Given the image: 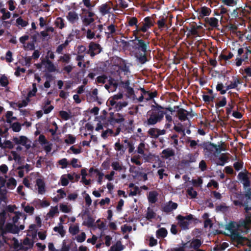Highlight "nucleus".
<instances>
[{
  "instance_id": "393cba45",
  "label": "nucleus",
  "mask_w": 251,
  "mask_h": 251,
  "mask_svg": "<svg viewBox=\"0 0 251 251\" xmlns=\"http://www.w3.org/2000/svg\"><path fill=\"white\" fill-rule=\"evenodd\" d=\"M158 193L155 191L150 192L148 196L149 202L151 203H155L157 201Z\"/></svg>"
},
{
  "instance_id": "412c9836",
  "label": "nucleus",
  "mask_w": 251,
  "mask_h": 251,
  "mask_svg": "<svg viewBox=\"0 0 251 251\" xmlns=\"http://www.w3.org/2000/svg\"><path fill=\"white\" fill-rule=\"evenodd\" d=\"M162 157L165 159H168L170 157H173L175 155V151L171 148H167L164 149L162 151Z\"/></svg>"
},
{
  "instance_id": "e433bc0d",
  "label": "nucleus",
  "mask_w": 251,
  "mask_h": 251,
  "mask_svg": "<svg viewBox=\"0 0 251 251\" xmlns=\"http://www.w3.org/2000/svg\"><path fill=\"white\" fill-rule=\"evenodd\" d=\"M155 216L156 213L151 208V207H149L147 209V212L146 215L147 219L148 220H151L152 219H154L155 218Z\"/></svg>"
},
{
  "instance_id": "f3484780",
  "label": "nucleus",
  "mask_w": 251,
  "mask_h": 251,
  "mask_svg": "<svg viewBox=\"0 0 251 251\" xmlns=\"http://www.w3.org/2000/svg\"><path fill=\"white\" fill-rule=\"evenodd\" d=\"M199 140H192L190 137H187L185 139V143L189 144V147L192 150H195L198 147H201L202 144H198Z\"/></svg>"
},
{
  "instance_id": "8fccbe9b",
  "label": "nucleus",
  "mask_w": 251,
  "mask_h": 251,
  "mask_svg": "<svg viewBox=\"0 0 251 251\" xmlns=\"http://www.w3.org/2000/svg\"><path fill=\"white\" fill-rule=\"evenodd\" d=\"M83 3L84 6H85L87 8H93L95 4L93 3V2L91 1V0H82V2L79 3V5Z\"/></svg>"
},
{
  "instance_id": "de8ad7c7",
  "label": "nucleus",
  "mask_w": 251,
  "mask_h": 251,
  "mask_svg": "<svg viewBox=\"0 0 251 251\" xmlns=\"http://www.w3.org/2000/svg\"><path fill=\"white\" fill-rule=\"evenodd\" d=\"M235 104V103L234 101L232 100L228 103L227 106L226 107V114L227 116H229L231 114L232 110L233 109Z\"/></svg>"
},
{
  "instance_id": "79ce46f5",
  "label": "nucleus",
  "mask_w": 251,
  "mask_h": 251,
  "mask_svg": "<svg viewBox=\"0 0 251 251\" xmlns=\"http://www.w3.org/2000/svg\"><path fill=\"white\" fill-rule=\"evenodd\" d=\"M111 167L114 170L118 171H121L124 168V167H123L118 161L113 162L111 163Z\"/></svg>"
},
{
  "instance_id": "13d9d810",
  "label": "nucleus",
  "mask_w": 251,
  "mask_h": 251,
  "mask_svg": "<svg viewBox=\"0 0 251 251\" xmlns=\"http://www.w3.org/2000/svg\"><path fill=\"white\" fill-rule=\"evenodd\" d=\"M59 115L62 119L65 121H67L71 118L70 114L66 111H60L59 112Z\"/></svg>"
},
{
  "instance_id": "dca6fc26",
  "label": "nucleus",
  "mask_w": 251,
  "mask_h": 251,
  "mask_svg": "<svg viewBox=\"0 0 251 251\" xmlns=\"http://www.w3.org/2000/svg\"><path fill=\"white\" fill-rule=\"evenodd\" d=\"M176 220H178V224L179 226L184 230L187 229L189 228L190 222L185 220L184 216L178 215L176 217Z\"/></svg>"
},
{
  "instance_id": "9b49d317",
  "label": "nucleus",
  "mask_w": 251,
  "mask_h": 251,
  "mask_svg": "<svg viewBox=\"0 0 251 251\" xmlns=\"http://www.w3.org/2000/svg\"><path fill=\"white\" fill-rule=\"evenodd\" d=\"M13 141L17 145H21L25 146L26 149H29L31 147L30 144H27L29 140L25 136L22 135L19 138L14 137Z\"/></svg>"
},
{
  "instance_id": "680f3d73",
  "label": "nucleus",
  "mask_w": 251,
  "mask_h": 251,
  "mask_svg": "<svg viewBox=\"0 0 251 251\" xmlns=\"http://www.w3.org/2000/svg\"><path fill=\"white\" fill-rule=\"evenodd\" d=\"M107 79V76L106 75H102L99 76L96 78V82L97 83L104 84L106 82V79Z\"/></svg>"
},
{
  "instance_id": "bb28decb",
  "label": "nucleus",
  "mask_w": 251,
  "mask_h": 251,
  "mask_svg": "<svg viewBox=\"0 0 251 251\" xmlns=\"http://www.w3.org/2000/svg\"><path fill=\"white\" fill-rule=\"evenodd\" d=\"M205 21L212 27H217L218 26V20L216 18H206Z\"/></svg>"
},
{
  "instance_id": "1a4fd4ad",
  "label": "nucleus",
  "mask_w": 251,
  "mask_h": 251,
  "mask_svg": "<svg viewBox=\"0 0 251 251\" xmlns=\"http://www.w3.org/2000/svg\"><path fill=\"white\" fill-rule=\"evenodd\" d=\"M102 50V48L100 44L91 42L89 45V50L87 51L88 54H90L91 56L93 57L96 54L100 53Z\"/></svg>"
},
{
  "instance_id": "bf43d9fd",
  "label": "nucleus",
  "mask_w": 251,
  "mask_h": 251,
  "mask_svg": "<svg viewBox=\"0 0 251 251\" xmlns=\"http://www.w3.org/2000/svg\"><path fill=\"white\" fill-rule=\"evenodd\" d=\"M0 85L3 87H6L9 84L7 77L4 75H2L0 78Z\"/></svg>"
},
{
  "instance_id": "ddd939ff",
  "label": "nucleus",
  "mask_w": 251,
  "mask_h": 251,
  "mask_svg": "<svg viewBox=\"0 0 251 251\" xmlns=\"http://www.w3.org/2000/svg\"><path fill=\"white\" fill-rule=\"evenodd\" d=\"M238 178L243 182L245 189L250 186L251 182L247 174L243 172H240L238 175Z\"/></svg>"
},
{
  "instance_id": "20e7f679",
  "label": "nucleus",
  "mask_w": 251,
  "mask_h": 251,
  "mask_svg": "<svg viewBox=\"0 0 251 251\" xmlns=\"http://www.w3.org/2000/svg\"><path fill=\"white\" fill-rule=\"evenodd\" d=\"M154 102L155 105H152L151 109L147 112L149 118L144 122L145 126H154L157 123L160 122L163 119L164 115L166 114V112L162 110L164 107L156 103L155 101Z\"/></svg>"
},
{
  "instance_id": "0e129e2a",
  "label": "nucleus",
  "mask_w": 251,
  "mask_h": 251,
  "mask_svg": "<svg viewBox=\"0 0 251 251\" xmlns=\"http://www.w3.org/2000/svg\"><path fill=\"white\" fill-rule=\"evenodd\" d=\"M37 91V89L36 87V84L35 83H32V90L28 92L27 95H28L29 97H32L35 96L36 95V93Z\"/></svg>"
},
{
  "instance_id": "7c9ffc66",
  "label": "nucleus",
  "mask_w": 251,
  "mask_h": 251,
  "mask_svg": "<svg viewBox=\"0 0 251 251\" xmlns=\"http://www.w3.org/2000/svg\"><path fill=\"white\" fill-rule=\"evenodd\" d=\"M6 214V211L4 210H3L0 213V232L4 227V225L5 223Z\"/></svg>"
},
{
  "instance_id": "864d4df0",
  "label": "nucleus",
  "mask_w": 251,
  "mask_h": 251,
  "mask_svg": "<svg viewBox=\"0 0 251 251\" xmlns=\"http://www.w3.org/2000/svg\"><path fill=\"white\" fill-rule=\"evenodd\" d=\"M24 203H22V207H24V211L26 213H28L29 215H32L34 213V208L33 206H30L29 205H27L24 207Z\"/></svg>"
},
{
  "instance_id": "49530a36",
  "label": "nucleus",
  "mask_w": 251,
  "mask_h": 251,
  "mask_svg": "<svg viewBox=\"0 0 251 251\" xmlns=\"http://www.w3.org/2000/svg\"><path fill=\"white\" fill-rule=\"evenodd\" d=\"M128 25L129 26H138V19L135 17H129L128 19Z\"/></svg>"
},
{
  "instance_id": "5701e85b",
  "label": "nucleus",
  "mask_w": 251,
  "mask_h": 251,
  "mask_svg": "<svg viewBox=\"0 0 251 251\" xmlns=\"http://www.w3.org/2000/svg\"><path fill=\"white\" fill-rule=\"evenodd\" d=\"M119 70L124 73V75H127L129 73V66H127L125 60H122L118 65Z\"/></svg>"
},
{
  "instance_id": "774afa93",
  "label": "nucleus",
  "mask_w": 251,
  "mask_h": 251,
  "mask_svg": "<svg viewBox=\"0 0 251 251\" xmlns=\"http://www.w3.org/2000/svg\"><path fill=\"white\" fill-rule=\"evenodd\" d=\"M86 239V234L85 232H82L79 235L76 237V240L77 242L82 243Z\"/></svg>"
},
{
  "instance_id": "aec40b11",
  "label": "nucleus",
  "mask_w": 251,
  "mask_h": 251,
  "mask_svg": "<svg viewBox=\"0 0 251 251\" xmlns=\"http://www.w3.org/2000/svg\"><path fill=\"white\" fill-rule=\"evenodd\" d=\"M68 21L73 24L76 22L79 19L78 14L75 11H70L66 16Z\"/></svg>"
},
{
  "instance_id": "5fc2aeb1",
  "label": "nucleus",
  "mask_w": 251,
  "mask_h": 251,
  "mask_svg": "<svg viewBox=\"0 0 251 251\" xmlns=\"http://www.w3.org/2000/svg\"><path fill=\"white\" fill-rule=\"evenodd\" d=\"M145 148V143L143 142H141L135 151H137L139 154L145 155L144 149Z\"/></svg>"
},
{
  "instance_id": "4d7b16f0",
  "label": "nucleus",
  "mask_w": 251,
  "mask_h": 251,
  "mask_svg": "<svg viewBox=\"0 0 251 251\" xmlns=\"http://www.w3.org/2000/svg\"><path fill=\"white\" fill-rule=\"evenodd\" d=\"M11 127L14 132H18L21 129V125L19 122H15L11 124Z\"/></svg>"
},
{
  "instance_id": "338daca9",
  "label": "nucleus",
  "mask_w": 251,
  "mask_h": 251,
  "mask_svg": "<svg viewBox=\"0 0 251 251\" xmlns=\"http://www.w3.org/2000/svg\"><path fill=\"white\" fill-rule=\"evenodd\" d=\"M140 158V156L139 155H135L131 158V161L136 165L140 166L142 164V162L139 160Z\"/></svg>"
},
{
  "instance_id": "2eb2a0df",
  "label": "nucleus",
  "mask_w": 251,
  "mask_h": 251,
  "mask_svg": "<svg viewBox=\"0 0 251 251\" xmlns=\"http://www.w3.org/2000/svg\"><path fill=\"white\" fill-rule=\"evenodd\" d=\"M177 206L178 205L176 203L172 201H169L167 203L162 207V210L166 213H168L176 209Z\"/></svg>"
},
{
  "instance_id": "4c0bfd02",
  "label": "nucleus",
  "mask_w": 251,
  "mask_h": 251,
  "mask_svg": "<svg viewBox=\"0 0 251 251\" xmlns=\"http://www.w3.org/2000/svg\"><path fill=\"white\" fill-rule=\"evenodd\" d=\"M71 59V55L69 53H65L59 57L58 61L68 64L70 62Z\"/></svg>"
},
{
  "instance_id": "0eeeda50",
  "label": "nucleus",
  "mask_w": 251,
  "mask_h": 251,
  "mask_svg": "<svg viewBox=\"0 0 251 251\" xmlns=\"http://www.w3.org/2000/svg\"><path fill=\"white\" fill-rule=\"evenodd\" d=\"M124 121V115L119 113L110 112L108 121L110 125H114L115 124H121Z\"/></svg>"
},
{
  "instance_id": "39448f33",
  "label": "nucleus",
  "mask_w": 251,
  "mask_h": 251,
  "mask_svg": "<svg viewBox=\"0 0 251 251\" xmlns=\"http://www.w3.org/2000/svg\"><path fill=\"white\" fill-rule=\"evenodd\" d=\"M230 237L232 241L238 247L245 245L251 247V240L245 237H243L238 231L232 232Z\"/></svg>"
},
{
  "instance_id": "6ab92c4d",
  "label": "nucleus",
  "mask_w": 251,
  "mask_h": 251,
  "mask_svg": "<svg viewBox=\"0 0 251 251\" xmlns=\"http://www.w3.org/2000/svg\"><path fill=\"white\" fill-rule=\"evenodd\" d=\"M177 115L178 119L181 121H184L188 119L187 116L189 112L183 108L177 109Z\"/></svg>"
},
{
  "instance_id": "a878e982",
  "label": "nucleus",
  "mask_w": 251,
  "mask_h": 251,
  "mask_svg": "<svg viewBox=\"0 0 251 251\" xmlns=\"http://www.w3.org/2000/svg\"><path fill=\"white\" fill-rule=\"evenodd\" d=\"M114 149L116 151H120V154L121 155H123L126 150L127 147H125L123 145L121 144L120 140H119L118 142L115 143L114 145Z\"/></svg>"
},
{
  "instance_id": "f704fd0d",
  "label": "nucleus",
  "mask_w": 251,
  "mask_h": 251,
  "mask_svg": "<svg viewBox=\"0 0 251 251\" xmlns=\"http://www.w3.org/2000/svg\"><path fill=\"white\" fill-rule=\"evenodd\" d=\"M124 249L121 242L118 241L116 242V244L111 246L109 251H121Z\"/></svg>"
},
{
  "instance_id": "c9c22d12",
  "label": "nucleus",
  "mask_w": 251,
  "mask_h": 251,
  "mask_svg": "<svg viewBox=\"0 0 251 251\" xmlns=\"http://www.w3.org/2000/svg\"><path fill=\"white\" fill-rule=\"evenodd\" d=\"M17 185V181L13 177L10 178L7 183H6V187L9 189H13L15 188Z\"/></svg>"
},
{
  "instance_id": "cd10ccee",
  "label": "nucleus",
  "mask_w": 251,
  "mask_h": 251,
  "mask_svg": "<svg viewBox=\"0 0 251 251\" xmlns=\"http://www.w3.org/2000/svg\"><path fill=\"white\" fill-rule=\"evenodd\" d=\"M94 222L95 219H94L91 216L88 215L87 218L83 221L82 225L86 226L88 227H92L94 226Z\"/></svg>"
},
{
  "instance_id": "f8f14e48",
  "label": "nucleus",
  "mask_w": 251,
  "mask_h": 251,
  "mask_svg": "<svg viewBox=\"0 0 251 251\" xmlns=\"http://www.w3.org/2000/svg\"><path fill=\"white\" fill-rule=\"evenodd\" d=\"M140 25H144V27L141 28L140 30L145 33L154 25V22L151 17H146L144 18V21L140 23Z\"/></svg>"
},
{
  "instance_id": "ea45409f",
  "label": "nucleus",
  "mask_w": 251,
  "mask_h": 251,
  "mask_svg": "<svg viewBox=\"0 0 251 251\" xmlns=\"http://www.w3.org/2000/svg\"><path fill=\"white\" fill-rule=\"evenodd\" d=\"M0 187V200L1 201L5 202L7 200V191L5 188H1Z\"/></svg>"
},
{
  "instance_id": "37998d69",
  "label": "nucleus",
  "mask_w": 251,
  "mask_h": 251,
  "mask_svg": "<svg viewBox=\"0 0 251 251\" xmlns=\"http://www.w3.org/2000/svg\"><path fill=\"white\" fill-rule=\"evenodd\" d=\"M187 195L191 199H195L197 197L198 193L196 191L194 190V188L191 187L189 188L186 191Z\"/></svg>"
},
{
  "instance_id": "423d86ee",
  "label": "nucleus",
  "mask_w": 251,
  "mask_h": 251,
  "mask_svg": "<svg viewBox=\"0 0 251 251\" xmlns=\"http://www.w3.org/2000/svg\"><path fill=\"white\" fill-rule=\"evenodd\" d=\"M81 14L80 15L82 23L85 26L90 25L95 21L93 17L95 14L92 8H82Z\"/></svg>"
},
{
  "instance_id": "c85d7f7f",
  "label": "nucleus",
  "mask_w": 251,
  "mask_h": 251,
  "mask_svg": "<svg viewBox=\"0 0 251 251\" xmlns=\"http://www.w3.org/2000/svg\"><path fill=\"white\" fill-rule=\"evenodd\" d=\"M166 18L164 17H160V19L157 22L156 24L158 25V29L162 30L165 27H167Z\"/></svg>"
},
{
  "instance_id": "e2e57ef3",
  "label": "nucleus",
  "mask_w": 251,
  "mask_h": 251,
  "mask_svg": "<svg viewBox=\"0 0 251 251\" xmlns=\"http://www.w3.org/2000/svg\"><path fill=\"white\" fill-rule=\"evenodd\" d=\"M226 98L225 97H223L222 100L216 103L217 107H224L226 104Z\"/></svg>"
},
{
  "instance_id": "a19ab883",
  "label": "nucleus",
  "mask_w": 251,
  "mask_h": 251,
  "mask_svg": "<svg viewBox=\"0 0 251 251\" xmlns=\"http://www.w3.org/2000/svg\"><path fill=\"white\" fill-rule=\"evenodd\" d=\"M225 87H226V89H224V84L221 82H220V83L218 82L217 85H216V89L217 91L220 92V94L224 95L226 93L227 91L228 90L226 89V86Z\"/></svg>"
},
{
  "instance_id": "b1692460",
  "label": "nucleus",
  "mask_w": 251,
  "mask_h": 251,
  "mask_svg": "<svg viewBox=\"0 0 251 251\" xmlns=\"http://www.w3.org/2000/svg\"><path fill=\"white\" fill-rule=\"evenodd\" d=\"M236 65L238 67L241 66L243 61L248 62L249 56L247 53H244L242 57H237L236 58Z\"/></svg>"
},
{
  "instance_id": "9d476101",
  "label": "nucleus",
  "mask_w": 251,
  "mask_h": 251,
  "mask_svg": "<svg viewBox=\"0 0 251 251\" xmlns=\"http://www.w3.org/2000/svg\"><path fill=\"white\" fill-rule=\"evenodd\" d=\"M202 242L200 239L193 238L186 243H184V246L186 248L198 249L201 245Z\"/></svg>"
},
{
  "instance_id": "3c124183",
  "label": "nucleus",
  "mask_w": 251,
  "mask_h": 251,
  "mask_svg": "<svg viewBox=\"0 0 251 251\" xmlns=\"http://www.w3.org/2000/svg\"><path fill=\"white\" fill-rule=\"evenodd\" d=\"M53 230L58 232L62 237L64 236L66 233V231L64 230L63 226L62 225H60L59 226H55L53 228Z\"/></svg>"
},
{
  "instance_id": "f03ea898",
  "label": "nucleus",
  "mask_w": 251,
  "mask_h": 251,
  "mask_svg": "<svg viewBox=\"0 0 251 251\" xmlns=\"http://www.w3.org/2000/svg\"><path fill=\"white\" fill-rule=\"evenodd\" d=\"M233 198L236 199L232 201L233 204L239 207H244L246 218L248 221H251V206L249 205V202L251 200V188H248L245 193L235 192Z\"/></svg>"
},
{
  "instance_id": "473e14b6",
  "label": "nucleus",
  "mask_w": 251,
  "mask_h": 251,
  "mask_svg": "<svg viewBox=\"0 0 251 251\" xmlns=\"http://www.w3.org/2000/svg\"><path fill=\"white\" fill-rule=\"evenodd\" d=\"M168 231L164 227H161L156 231V236L158 238H165L167 236Z\"/></svg>"
},
{
  "instance_id": "09e8293b",
  "label": "nucleus",
  "mask_w": 251,
  "mask_h": 251,
  "mask_svg": "<svg viewBox=\"0 0 251 251\" xmlns=\"http://www.w3.org/2000/svg\"><path fill=\"white\" fill-rule=\"evenodd\" d=\"M157 128L151 127L149 129L148 131V134L152 138L157 139Z\"/></svg>"
},
{
  "instance_id": "4be33fe9",
  "label": "nucleus",
  "mask_w": 251,
  "mask_h": 251,
  "mask_svg": "<svg viewBox=\"0 0 251 251\" xmlns=\"http://www.w3.org/2000/svg\"><path fill=\"white\" fill-rule=\"evenodd\" d=\"M111 9V6L107 3L101 4L99 7V11L102 15L110 13Z\"/></svg>"
},
{
  "instance_id": "603ef678",
  "label": "nucleus",
  "mask_w": 251,
  "mask_h": 251,
  "mask_svg": "<svg viewBox=\"0 0 251 251\" xmlns=\"http://www.w3.org/2000/svg\"><path fill=\"white\" fill-rule=\"evenodd\" d=\"M67 138L65 139L64 142L67 144H73L75 143L76 138L72 134H68Z\"/></svg>"
},
{
  "instance_id": "c03bdc74",
  "label": "nucleus",
  "mask_w": 251,
  "mask_h": 251,
  "mask_svg": "<svg viewBox=\"0 0 251 251\" xmlns=\"http://www.w3.org/2000/svg\"><path fill=\"white\" fill-rule=\"evenodd\" d=\"M58 209L57 206H55L54 207H51L49 212L47 214V216L49 218H53L55 214L58 213Z\"/></svg>"
},
{
  "instance_id": "052dcab7",
  "label": "nucleus",
  "mask_w": 251,
  "mask_h": 251,
  "mask_svg": "<svg viewBox=\"0 0 251 251\" xmlns=\"http://www.w3.org/2000/svg\"><path fill=\"white\" fill-rule=\"evenodd\" d=\"M211 9L206 6L201 7V14L203 16H209L211 13Z\"/></svg>"
},
{
  "instance_id": "6e6552de",
  "label": "nucleus",
  "mask_w": 251,
  "mask_h": 251,
  "mask_svg": "<svg viewBox=\"0 0 251 251\" xmlns=\"http://www.w3.org/2000/svg\"><path fill=\"white\" fill-rule=\"evenodd\" d=\"M201 147L203 148L204 150H206V152H208V153H205V154L207 155L212 154V152H213L214 150L216 151H219V150H222L221 146H217L216 145L211 142H203L202 143Z\"/></svg>"
},
{
  "instance_id": "a18cd8bd",
  "label": "nucleus",
  "mask_w": 251,
  "mask_h": 251,
  "mask_svg": "<svg viewBox=\"0 0 251 251\" xmlns=\"http://www.w3.org/2000/svg\"><path fill=\"white\" fill-rule=\"evenodd\" d=\"M127 102L126 101L118 102H117L115 106L113 107L115 108V111L118 112L121 110L123 107L126 106Z\"/></svg>"
},
{
  "instance_id": "f257e3e1",
  "label": "nucleus",
  "mask_w": 251,
  "mask_h": 251,
  "mask_svg": "<svg viewBox=\"0 0 251 251\" xmlns=\"http://www.w3.org/2000/svg\"><path fill=\"white\" fill-rule=\"evenodd\" d=\"M25 228L24 225L18 226L16 224L8 223L0 232V249L4 246V243L8 245L10 248H13L15 250L20 247L18 240L15 237H8L6 235L7 233L18 234L20 230Z\"/></svg>"
},
{
  "instance_id": "a211bd4d",
  "label": "nucleus",
  "mask_w": 251,
  "mask_h": 251,
  "mask_svg": "<svg viewBox=\"0 0 251 251\" xmlns=\"http://www.w3.org/2000/svg\"><path fill=\"white\" fill-rule=\"evenodd\" d=\"M36 185L38 186V192L40 194H43L46 192L45 183L42 178H37L36 180Z\"/></svg>"
},
{
  "instance_id": "2f4dec72",
  "label": "nucleus",
  "mask_w": 251,
  "mask_h": 251,
  "mask_svg": "<svg viewBox=\"0 0 251 251\" xmlns=\"http://www.w3.org/2000/svg\"><path fill=\"white\" fill-rule=\"evenodd\" d=\"M47 64L46 68L49 72H55L56 71V68L53 63L48 58L46 61Z\"/></svg>"
},
{
  "instance_id": "7ed1b4c3",
  "label": "nucleus",
  "mask_w": 251,
  "mask_h": 251,
  "mask_svg": "<svg viewBox=\"0 0 251 251\" xmlns=\"http://www.w3.org/2000/svg\"><path fill=\"white\" fill-rule=\"evenodd\" d=\"M135 39L132 40L133 46V48L139 51L135 54V57L138 61L142 64L147 62L148 59L146 52L150 51V42L140 39L137 35H134Z\"/></svg>"
},
{
  "instance_id": "58836bf2",
  "label": "nucleus",
  "mask_w": 251,
  "mask_h": 251,
  "mask_svg": "<svg viewBox=\"0 0 251 251\" xmlns=\"http://www.w3.org/2000/svg\"><path fill=\"white\" fill-rule=\"evenodd\" d=\"M34 243V242L33 240H30L28 237H26L23 240V244L24 245L28 246V247H26L25 248V250H27L28 249H32L33 247Z\"/></svg>"
},
{
  "instance_id": "69168bd1",
  "label": "nucleus",
  "mask_w": 251,
  "mask_h": 251,
  "mask_svg": "<svg viewBox=\"0 0 251 251\" xmlns=\"http://www.w3.org/2000/svg\"><path fill=\"white\" fill-rule=\"evenodd\" d=\"M2 149H12L14 148V145L10 140H5L3 144V146L1 147Z\"/></svg>"
},
{
  "instance_id": "c756f323",
  "label": "nucleus",
  "mask_w": 251,
  "mask_h": 251,
  "mask_svg": "<svg viewBox=\"0 0 251 251\" xmlns=\"http://www.w3.org/2000/svg\"><path fill=\"white\" fill-rule=\"evenodd\" d=\"M199 154V151H197L194 153H189L186 155V157L188 161L191 163L195 162L197 160V157L198 156Z\"/></svg>"
},
{
  "instance_id": "4468645a",
  "label": "nucleus",
  "mask_w": 251,
  "mask_h": 251,
  "mask_svg": "<svg viewBox=\"0 0 251 251\" xmlns=\"http://www.w3.org/2000/svg\"><path fill=\"white\" fill-rule=\"evenodd\" d=\"M232 79L230 81V84L226 85V89L228 90L232 89L238 90V86L241 83V80L237 76H232Z\"/></svg>"
},
{
  "instance_id": "6e6d98bb",
  "label": "nucleus",
  "mask_w": 251,
  "mask_h": 251,
  "mask_svg": "<svg viewBox=\"0 0 251 251\" xmlns=\"http://www.w3.org/2000/svg\"><path fill=\"white\" fill-rule=\"evenodd\" d=\"M178 136L176 134H174L170 136V139L173 141L171 144L173 145V146L176 148H177L178 145Z\"/></svg>"
},
{
  "instance_id": "72a5a7b5",
  "label": "nucleus",
  "mask_w": 251,
  "mask_h": 251,
  "mask_svg": "<svg viewBox=\"0 0 251 251\" xmlns=\"http://www.w3.org/2000/svg\"><path fill=\"white\" fill-rule=\"evenodd\" d=\"M174 129L178 133H182V137L185 136V129L181 123H179L177 125H175L174 126Z\"/></svg>"
}]
</instances>
